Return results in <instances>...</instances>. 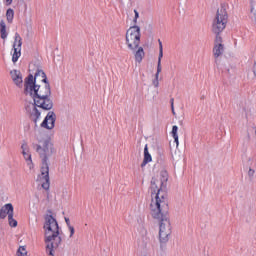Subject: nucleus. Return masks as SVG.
I'll use <instances>...</instances> for the list:
<instances>
[{
	"label": "nucleus",
	"mask_w": 256,
	"mask_h": 256,
	"mask_svg": "<svg viewBox=\"0 0 256 256\" xmlns=\"http://www.w3.org/2000/svg\"><path fill=\"white\" fill-rule=\"evenodd\" d=\"M173 115H175V107L173 106V110H172Z\"/></svg>",
	"instance_id": "obj_29"
},
{
	"label": "nucleus",
	"mask_w": 256,
	"mask_h": 256,
	"mask_svg": "<svg viewBox=\"0 0 256 256\" xmlns=\"http://www.w3.org/2000/svg\"><path fill=\"white\" fill-rule=\"evenodd\" d=\"M6 1V5H11V3H13V0H5Z\"/></svg>",
	"instance_id": "obj_28"
},
{
	"label": "nucleus",
	"mask_w": 256,
	"mask_h": 256,
	"mask_svg": "<svg viewBox=\"0 0 256 256\" xmlns=\"http://www.w3.org/2000/svg\"><path fill=\"white\" fill-rule=\"evenodd\" d=\"M159 43V51H163V43L161 42V40H158Z\"/></svg>",
	"instance_id": "obj_25"
},
{
	"label": "nucleus",
	"mask_w": 256,
	"mask_h": 256,
	"mask_svg": "<svg viewBox=\"0 0 256 256\" xmlns=\"http://www.w3.org/2000/svg\"><path fill=\"white\" fill-rule=\"evenodd\" d=\"M169 174L166 170L160 172V176L151 180L152 201L150 212L153 219L159 221V241L161 245L169 242L171 237V221L169 220V202L167 194L163 191L167 187Z\"/></svg>",
	"instance_id": "obj_1"
},
{
	"label": "nucleus",
	"mask_w": 256,
	"mask_h": 256,
	"mask_svg": "<svg viewBox=\"0 0 256 256\" xmlns=\"http://www.w3.org/2000/svg\"><path fill=\"white\" fill-rule=\"evenodd\" d=\"M11 79L17 85V87H21L23 85V76H21V72L18 70H12L10 72Z\"/></svg>",
	"instance_id": "obj_11"
},
{
	"label": "nucleus",
	"mask_w": 256,
	"mask_h": 256,
	"mask_svg": "<svg viewBox=\"0 0 256 256\" xmlns=\"http://www.w3.org/2000/svg\"><path fill=\"white\" fill-rule=\"evenodd\" d=\"M45 229V243H46V252L48 255L53 256V250L57 249L61 245V237L59 236V224L53 216H47L46 222L44 225Z\"/></svg>",
	"instance_id": "obj_4"
},
{
	"label": "nucleus",
	"mask_w": 256,
	"mask_h": 256,
	"mask_svg": "<svg viewBox=\"0 0 256 256\" xmlns=\"http://www.w3.org/2000/svg\"><path fill=\"white\" fill-rule=\"evenodd\" d=\"M152 84L154 85V87H159V78L155 76V79L152 81Z\"/></svg>",
	"instance_id": "obj_22"
},
{
	"label": "nucleus",
	"mask_w": 256,
	"mask_h": 256,
	"mask_svg": "<svg viewBox=\"0 0 256 256\" xmlns=\"http://www.w3.org/2000/svg\"><path fill=\"white\" fill-rule=\"evenodd\" d=\"M174 101H175V99L171 98L170 103H171V110L172 111H173V107H174Z\"/></svg>",
	"instance_id": "obj_26"
},
{
	"label": "nucleus",
	"mask_w": 256,
	"mask_h": 256,
	"mask_svg": "<svg viewBox=\"0 0 256 256\" xmlns=\"http://www.w3.org/2000/svg\"><path fill=\"white\" fill-rule=\"evenodd\" d=\"M33 149L42 157L41 175L39 177L42 188L49 189V164H47V155L51 153V142L47 138L37 137V142L33 143Z\"/></svg>",
	"instance_id": "obj_3"
},
{
	"label": "nucleus",
	"mask_w": 256,
	"mask_h": 256,
	"mask_svg": "<svg viewBox=\"0 0 256 256\" xmlns=\"http://www.w3.org/2000/svg\"><path fill=\"white\" fill-rule=\"evenodd\" d=\"M7 24H5V20L0 21V37L1 39L7 38Z\"/></svg>",
	"instance_id": "obj_13"
},
{
	"label": "nucleus",
	"mask_w": 256,
	"mask_h": 256,
	"mask_svg": "<svg viewBox=\"0 0 256 256\" xmlns=\"http://www.w3.org/2000/svg\"><path fill=\"white\" fill-rule=\"evenodd\" d=\"M16 256H28L27 248H25V246H20L16 252Z\"/></svg>",
	"instance_id": "obj_18"
},
{
	"label": "nucleus",
	"mask_w": 256,
	"mask_h": 256,
	"mask_svg": "<svg viewBox=\"0 0 256 256\" xmlns=\"http://www.w3.org/2000/svg\"><path fill=\"white\" fill-rule=\"evenodd\" d=\"M221 33H215L216 38H215V45H221V42L223 41V39L220 36Z\"/></svg>",
	"instance_id": "obj_20"
},
{
	"label": "nucleus",
	"mask_w": 256,
	"mask_h": 256,
	"mask_svg": "<svg viewBox=\"0 0 256 256\" xmlns=\"http://www.w3.org/2000/svg\"><path fill=\"white\" fill-rule=\"evenodd\" d=\"M213 53L215 57H220V55H223V44H215Z\"/></svg>",
	"instance_id": "obj_14"
},
{
	"label": "nucleus",
	"mask_w": 256,
	"mask_h": 256,
	"mask_svg": "<svg viewBox=\"0 0 256 256\" xmlns=\"http://www.w3.org/2000/svg\"><path fill=\"white\" fill-rule=\"evenodd\" d=\"M161 71H162L161 63H157V71H156V74H155L156 78H159V74L161 73Z\"/></svg>",
	"instance_id": "obj_21"
},
{
	"label": "nucleus",
	"mask_w": 256,
	"mask_h": 256,
	"mask_svg": "<svg viewBox=\"0 0 256 256\" xmlns=\"http://www.w3.org/2000/svg\"><path fill=\"white\" fill-rule=\"evenodd\" d=\"M253 74L256 77V61L253 64V68H252Z\"/></svg>",
	"instance_id": "obj_24"
},
{
	"label": "nucleus",
	"mask_w": 256,
	"mask_h": 256,
	"mask_svg": "<svg viewBox=\"0 0 256 256\" xmlns=\"http://www.w3.org/2000/svg\"><path fill=\"white\" fill-rule=\"evenodd\" d=\"M56 119H57V116L55 115V112L53 111L48 112V114L46 115V117L41 123V127L43 129H48V130L54 129Z\"/></svg>",
	"instance_id": "obj_9"
},
{
	"label": "nucleus",
	"mask_w": 256,
	"mask_h": 256,
	"mask_svg": "<svg viewBox=\"0 0 256 256\" xmlns=\"http://www.w3.org/2000/svg\"><path fill=\"white\" fill-rule=\"evenodd\" d=\"M126 45L133 51L136 63H141L145 57V50L139 47L141 44V28L137 25L131 26L125 35Z\"/></svg>",
	"instance_id": "obj_5"
},
{
	"label": "nucleus",
	"mask_w": 256,
	"mask_h": 256,
	"mask_svg": "<svg viewBox=\"0 0 256 256\" xmlns=\"http://www.w3.org/2000/svg\"><path fill=\"white\" fill-rule=\"evenodd\" d=\"M22 155L29 167V169H33V159L31 158V152L29 151V145L27 143H23L21 146Z\"/></svg>",
	"instance_id": "obj_10"
},
{
	"label": "nucleus",
	"mask_w": 256,
	"mask_h": 256,
	"mask_svg": "<svg viewBox=\"0 0 256 256\" xmlns=\"http://www.w3.org/2000/svg\"><path fill=\"white\" fill-rule=\"evenodd\" d=\"M25 93L33 98L34 103H30L26 106V114L30 121L37 127V123L41 121V111H51L53 109V100H51V87L47 82V75L43 70H38L33 77L30 74L25 79Z\"/></svg>",
	"instance_id": "obj_2"
},
{
	"label": "nucleus",
	"mask_w": 256,
	"mask_h": 256,
	"mask_svg": "<svg viewBox=\"0 0 256 256\" xmlns=\"http://www.w3.org/2000/svg\"><path fill=\"white\" fill-rule=\"evenodd\" d=\"M177 131H179V127L173 126L172 127V137L174 139V143H176V147H179V135L177 134Z\"/></svg>",
	"instance_id": "obj_15"
},
{
	"label": "nucleus",
	"mask_w": 256,
	"mask_h": 256,
	"mask_svg": "<svg viewBox=\"0 0 256 256\" xmlns=\"http://www.w3.org/2000/svg\"><path fill=\"white\" fill-rule=\"evenodd\" d=\"M134 13H135V19H139V12H137V10H134Z\"/></svg>",
	"instance_id": "obj_27"
},
{
	"label": "nucleus",
	"mask_w": 256,
	"mask_h": 256,
	"mask_svg": "<svg viewBox=\"0 0 256 256\" xmlns=\"http://www.w3.org/2000/svg\"><path fill=\"white\" fill-rule=\"evenodd\" d=\"M23 45V39L19 33H15L14 43H13V54L12 61L13 63H17L19 61V57H21V47Z\"/></svg>",
	"instance_id": "obj_8"
},
{
	"label": "nucleus",
	"mask_w": 256,
	"mask_h": 256,
	"mask_svg": "<svg viewBox=\"0 0 256 256\" xmlns=\"http://www.w3.org/2000/svg\"><path fill=\"white\" fill-rule=\"evenodd\" d=\"M65 223H66V225L68 227V231L70 233L69 238L71 239V237H73V235H75V227H73L71 225V221L69 220V218H65Z\"/></svg>",
	"instance_id": "obj_16"
},
{
	"label": "nucleus",
	"mask_w": 256,
	"mask_h": 256,
	"mask_svg": "<svg viewBox=\"0 0 256 256\" xmlns=\"http://www.w3.org/2000/svg\"><path fill=\"white\" fill-rule=\"evenodd\" d=\"M248 178H249V181H253V179L255 178V170H253V168H249Z\"/></svg>",
	"instance_id": "obj_19"
},
{
	"label": "nucleus",
	"mask_w": 256,
	"mask_h": 256,
	"mask_svg": "<svg viewBox=\"0 0 256 256\" xmlns=\"http://www.w3.org/2000/svg\"><path fill=\"white\" fill-rule=\"evenodd\" d=\"M229 16L227 15V9L225 6H221L216 13V17L212 24L213 33H223L225 27H227V21Z\"/></svg>",
	"instance_id": "obj_6"
},
{
	"label": "nucleus",
	"mask_w": 256,
	"mask_h": 256,
	"mask_svg": "<svg viewBox=\"0 0 256 256\" xmlns=\"http://www.w3.org/2000/svg\"><path fill=\"white\" fill-rule=\"evenodd\" d=\"M137 19H138V18H134V20H133V21H134V23H137Z\"/></svg>",
	"instance_id": "obj_30"
},
{
	"label": "nucleus",
	"mask_w": 256,
	"mask_h": 256,
	"mask_svg": "<svg viewBox=\"0 0 256 256\" xmlns=\"http://www.w3.org/2000/svg\"><path fill=\"white\" fill-rule=\"evenodd\" d=\"M13 17H15V12L13 9H8L6 12V18L8 23H13Z\"/></svg>",
	"instance_id": "obj_17"
},
{
	"label": "nucleus",
	"mask_w": 256,
	"mask_h": 256,
	"mask_svg": "<svg viewBox=\"0 0 256 256\" xmlns=\"http://www.w3.org/2000/svg\"><path fill=\"white\" fill-rule=\"evenodd\" d=\"M15 215V208L13 207V204L7 203L0 209V219H7L8 217V223L10 227H17V220H15L13 217Z\"/></svg>",
	"instance_id": "obj_7"
},
{
	"label": "nucleus",
	"mask_w": 256,
	"mask_h": 256,
	"mask_svg": "<svg viewBox=\"0 0 256 256\" xmlns=\"http://www.w3.org/2000/svg\"><path fill=\"white\" fill-rule=\"evenodd\" d=\"M162 59H163V50H159L158 63H161Z\"/></svg>",
	"instance_id": "obj_23"
},
{
	"label": "nucleus",
	"mask_w": 256,
	"mask_h": 256,
	"mask_svg": "<svg viewBox=\"0 0 256 256\" xmlns=\"http://www.w3.org/2000/svg\"><path fill=\"white\" fill-rule=\"evenodd\" d=\"M151 161H153V158L151 157V154L149 153V147L146 144L144 147V159L141 164V167H145V165H147V163H151Z\"/></svg>",
	"instance_id": "obj_12"
}]
</instances>
